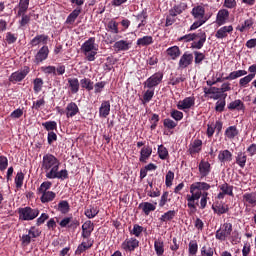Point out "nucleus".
Segmentation results:
<instances>
[{"label":"nucleus","mask_w":256,"mask_h":256,"mask_svg":"<svg viewBox=\"0 0 256 256\" xmlns=\"http://www.w3.org/2000/svg\"><path fill=\"white\" fill-rule=\"evenodd\" d=\"M53 185V183H51L50 181H46L43 182L40 187L38 188V192L41 193H45L47 191H49V189H51V186Z\"/></svg>","instance_id":"58"},{"label":"nucleus","mask_w":256,"mask_h":256,"mask_svg":"<svg viewBox=\"0 0 256 256\" xmlns=\"http://www.w3.org/2000/svg\"><path fill=\"white\" fill-rule=\"evenodd\" d=\"M163 125H164V127H166V129H175V127H177V122H175L169 118H166L163 121Z\"/></svg>","instance_id":"60"},{"label":"nucleus","mask_w":256,"mask_h":256,"mask_svg":"<svg viewBox=\"0 0 256 256\" xmlns=\"http://www.w3.org/2000/svg\"><path fill=\"white\" fill-rule=\"evenodd\" d=\"M33 89H34V93H41L42 89H43V79L41 78H36L33 81Z\"/></svg>","instance_id":"48"},{"label":"nucleus","mask_w":256,"mask_h":256,"mask_svg":"<svg viewBox=\"0 0 256 256\" xmlns=\"http://www.w3.org/2000/svg\"><path fill=\"white\" fill-rule=\"evenodd\" d=\"M131 233H132V235H135V237H139L141 235V233H143V227L135 224Z\"/></svg>","instance_id":"64"},{"label":"nucleus","mask_w":256,"mask_h":256,"mask_svg":"<svg viewBox=\"0 0 256 256\" xmlns=\"http://www.w3.org/2000/svg\"><path fill=\"white\" fill-rule=\"evenodd\" d=\"M228 109L241 111V109H243V102L241 100H235L228 105Z\"/></svg>","instance_id":"56"},{"label":"nucleus","mask_w":256,"mask_h":256,"mask_svg":"<svg viewBox=\"0 0 256 256\" xmlns=\"http://www.w3.org/2000/svg\"><path fill=\"white\" fill-rule=\"evenodd\" d=\"M153 95H155V89L148 88L143 95V100H142L143 105H145V103H149V101L153 99Z\"/></svg>","instance_id":"46"},{"label":"nucleus","mask_w":256,"mask_h":256,"mask_svg":"<svg viewBox=\"0 0 256 256\" xmlns=\"http://www.w3.org/2000/svg\"><path fill=\"white\" fill-rule=\"evenodd\" d=\"M205 41H207V34L205 32L196 34V39L192 42V49H202Z\"/></svg>","instance_id":"11"},{"label":"nucleus","mask_w":256,"mask_h":256,"mask_svg":"<svg viewBox=\"0 0 256 256\" xmlns=\"http://www.w3.org/2000/svg\"><path fill=\"white\" fill-rule=\"evenodd\" d=\"M233 160V154L229 150H221L218 154L220 163H229Z\"/></svg>","instance_id":"24"},{"label":"nucleus","mask_w":256,"mask_h":256,"mask_svg":"<svg viewBox=\"0 0 256 256\" xmlns=\"http://www.w3.org/2000/svg\"><path fill=\"white\" fill-rule=\"evenodd\" d=\"M80 85L83 89H87V91H93V82L88 78L80 80Z\"/></svg>","instance_id":"49"},{"label":"nucleus","mask_w":256,"mask_h":256,"mask_svg":"<svg viewBox=\"0 0 256 256\" xmlns=\"http://www.w3.org/2000/svg\"><path fill=\"white\" fill-rule=\"evenodd\" d=\"M211 185L206 182H195L190 185V194L186 196L187 207L193 211L197 210L200 199V209L207 207V201H209V191Z\"/></svg>","instance_id":"1"},{"label":"nucleus","mask_w":256,"mask_h":256,"mask_svg":"<svg viewBox=\"0 0 256 256\" xmlns=\"http://www.w3.org/2000/svg\"><path fill=\"white\" fill-rule=\"evenodd\" d=\"M93 247V242H90L89 240L83 241L77 248L76 254L81 255V253H84V251H87V249H91Z\"/></svg>","instance_id":"38"},{"label":"nucleus","mask_w":256,"mask_h":256,"mask_svg":"<svg viewBox=\"0 0 256 256\" xmlns=\"http://www.w3.org/2000/svg\"><path fill=\"white\" fill-rule=\"evenodd\" d=\"M17 17H21V19L19 20L20 27H25V25H29L31 21V16L25 13H22L20 16Z\"/></svg>","instance_id":"51"},{"label":"nucleus","mask_w":256,"mask_h":256,"mask_svg":"<svg viewBox=\"0 0 256 256\" xmlns=\"http://www.w3.org/2000/svg\"><path fill=\"white\" fill-rule=\"evenodd\" d=\"M175 215H177V211L175 210L167 211L160 217V221L161 223H167L169 221H173V219H175Z\"/></svg>","instance_id":"33"},{"label":"nucleus","mask_w":256,"mask_h":256,"mask_svg":"<svg viewBox=\"0 0 256 256\" xmlns=\"http://www.w3.org/2000/svg\"><path fill=\"white\" fill-rule=\"evenodd\" d=\"M40 195H41L40 197L41 203H50V201H53V199L57 197V194H55V192L53 191L42 192L40 193Z\"/></svg>","instance_id":"28"},{"label":"nucleus","mask_w":256,"mask_h":256,"mask_svg":"<svg viewBox=\"0 0 256 256\" xmlns=\"http://www.w3.org/2000/svg\"><path fill=\"white\" fill-rule=\"evenodd\" d=\"M18 215L20 221H33L39 217V209H33L31 207L19 208Z\"/></svg>","instance_id":"4"},{"label":"nucleus","mask_w":256,"mask_h":256,"mask_svg":"<svg viewBox=\"0 0 256 256\" xmlns=\"http://www.w3.org/2000/svg\"><path fill=\"white\" fill-rule=\"evenodd\" d=\"M187 9V4L186 3H180L176 6H174L172 9L169 10V13L172 17H177V15H181L183 11Z\"/></svg>","instance_id":"25"},{"label":"nucleus","mask_w":256,"mask_h":256,"mask_svg":"<svg viewBox=\"0 0 256 256\" xmlns=\"http://www.w3.org/2000/svg\"><path fill=\"white\" fill-rule=\"evenodd\" d=\"M114 49L116 51H129L131 49V43L125 40L115 42Z\"/></svg>","instance_id":"27"},{"label":"nucleus","mask_w":256,"mask_h":256,"mask_svg":"<svg viewBox=\"0 0 256 256\" xmlns=\"http://www.w3.org/2000/svg\"><path fill=\"white\" fill-rule=\"evenodd\" d=\"M108 29L110 32L117 35V33H119V23H117L116 21H110L108 23Z\"/></svg>","instance_id":"59"},{"label":"nucleus","mask_w":256,"mask_h":256,"mask_svg":"<svg viewBox=\"0 0 256 256\" xmlns=\"http://www.w3.org/2000/svg\"><path fill=\"white\" fill-rule=\"evenodd\" d=\"M253 79H255V74H248L247 76L241 78L239 80L240 87H247V85H249Z\"/></svg>","instance_id":"47"},{"label":"nucleus","mask_w":256,"mask_h":256,"mask_svg":"<svg viewBox=\"0 0 256 256\" xmlns=\"http://www.w3.org/2000/svg\"><path fill=\"white\" fill-rule=\"evenodd\" d=\"M242 201L244 205H249V207H256V193H245L242 196Z\"/></svg>","instance_id":"20"},{"label":"nucleus","mask_w":256,"mask_h":256,"mask_svg":"<svg viewBox=\"0 0 256 256\" xmlns=\"http://www.w3.org/2000/svg\"><path fill=\"white\" fill-rule=\"evenodd\" d=\"M25 179V174L23 172H18L15 177V185L19 189L23 187V180Z\"/></svg>","instance_id":"54"},{"label":"nucleus","mask_w":256,"mask_h":256,"mask_svg":"<svg viewBox=\"0 0 256 256\" xmlns=\"http://www.w3.org/2000/svg\"><path fill=\"white\" fill-rule=\"evenodd\" d=\"M191 63H193V54L185 52L179 60V69H187Z\"/></svg>","instance_id":"14"},{"label":"nucleus","mask_w":256,"mask_h":256,"mask_svg":"<svg viewBox=\"0 0 256 256\" xmlns=\"http://www.w3.org/2000/svg\"><path fill=\"white\" fill-rule=\"evenodd\" d=\"M68 83H69L71 93L75 94L79 92V79L70 78L68 79Z\"/></svg>","instance_id":"40"},{"label":"nucleus","mask_w":256,"mask_h":256,"mask_svg":"<svg viewBox=\"0 0 256 256\" xmlns=\"http://www.w3.org/2000/svg\"><path fill=\"white\" fill-rule=\"evenodd\" d=\"M49 57V47L43 46L35 55V63H43Z\"/></svg>","instance_id":"19"},{"label":"nucleus","mask_w":256,"mask_h":256,"mask_svg":"<svg viewBox=\"0 0 256 256\" xmlns=\"http://www.w3.org/2000/svg\"><path fill=\"white\" fill-rule=\"evenodd\" d=\"M166 53L170 59L175 61L178 57L181 55V49L178 48V46H172L166 50Z\"/></svg>","instance_id":"30"},{"label":"nucleus","mask_w":256,"mask_h":256,"mask_svg":"<svg viewBox=\"0 0 256 256\" xmlns=\"http://www.w3.org/2000/svg\"><path fill=\"white\" fill-rule=\"evenodd\" d=\"M163 81V73L158 72L150 76L145 82L144 87L147 89H154Z\"/></svg>","instance_id":"6"},{"label":"nucleus","mask_w":256,"mask_h":256,"mask_svg":"<svg viewBox=\"0 0 256 256\" xmlns=\"http://www.w3.org/2000/svg\"><path fill=\"white\" fill-rule=\"evenodd\" d=\"M213 210L217 213V215H223L229 211V206L227 204H218L213 207Z\"/></svg>","instance_id":"45"},{"label":"nucleus","mask_w":256,"mask_h":256,"mask_svg":"<svg viewBox=\"0 0 256 256\" xmlns=\"http://www.w3.org/2000/svg\"><path fill=\"white\" fill-rule=\"evenodd\" d=\"M58 211H60V213H63L64 215L66 213H69V202L65 200L60 201L58 204Z\"/></svg>","instance_id":"50"},{"label":"nucleus","mask_w":256,"mask_h":256,"mask_svg":"<svg viewBox=\"0 0 256 256\" xmlns=\"http://www.w3.org/2000/svg\"><path fill=\"white\" fill-rule=\"evenodd\" d=\"M154 249L157 256H163L165 253V243L161 239H157L154 242Z\"/></svg>","instance_id":"31"},{"label":"nucleus","mask_w":256,"mask_h":256,"mask_svg":"<svg viewBox=\"0 0 256 256\" xmlns=\"http://www.w3.org/2000/svg\"><path fill=\"white\" fill-rule=\"evenodd\" d=\"M110 113H111V102L107 100L102 101L99 108V117L106 119V117H109Z\"/></svg>","instance_id":"18"},{"label":"nucleus","mask_w":256,"mask_h":256,"mask_svg":"<svg viewBox=\"0 0 256 256\" xmlns=\"http://www.w3.org/2000/svg\"><path fill=\"white\" fill-rule=\"evenodd\" d=\"M158 156L162 160H165L167 159V157H169V151L167 150V148H165V146L163 145L158 146Z\"/></svg>","instance_id":"52"},{"label":"nucleus","mask_w":256,"mask_h":256,"mask_svg":"<svg viewBox=\"0 0 256 256\" xmlns=\"http://www.w3.org/2000/svg\"><path fill=\"white\" fill-rule=\"evenodd\" d=\"M98 214H99V209L93 206H90L84 212V215H86L88 219H94V217H97Z\"/></svg>","instance_id":"42"},{"label":"nucleus","mask_w":256,"mask_h":256,"mask_svg":"<svg viewBox=\"0 0 256 256\" xmlns=\"http://www.w3.org/2000/svg\"><path fill=\"white\" fill-rule=\"evenodd\" d=\"M61 161L57 159L53 154H45L42 158L41 170L44 171L46 179H60L65 181L69 178V172L67 169H62Z\"/></svg>","instance_id":"2"},{"label":"nucleus","mask_w":256,"mask_h":256,"mask_svg":"<svg viewBox=\"0 0 256 256\" xmlns=\"http://www.w3.org/2000/svg\"><path fill=\"white\" fill-rule=\"evenodd\" d=\"M226 139H233L239 135V130H237V126H229L224 133Z\"/></svg>","instance_id":"36"},{"label":"nucleus","mask_w":256,"mask_h":256,"mask_svg":"<svg viewBox=\"0 0 256 256\" xmlns=\"http://www.w3.org/2000/svg\"><path fill=\"white\" fill-rule=\"evenodd\" d=\"M136 21L138 23H145V21H147V11L146 10H143L141 13H139L137 16H136Z\"/></svg>","instance_id":"62"},{"label":"nucleus","mask_w":256,"mask_h":256,"mask_svg":"<svg viewBox=\"0 0 256 256\" xmlns=\"http://www.w3.org/2000/svg\"><path fill=\"white\" fill-rule=\"evenodd\" d=\"M139 209H141L145 215H149V213L157 209V202H142L139 204Z\"/></svg>","instance_id":"21"},{"label":"nucleus","mask_w":256,"mask_h":256,"mask_svg":"<svg viewBox=\"0 0 256 256\" xmlns=\"http://www.w3.org/2000/svg\"><path fill=\"white\" fill-rule=\"evenodd\" d=\"M153 37L152 36H144L137 40V45L141 47H147V45H152Z\"/></svg>","instance_id":"41"},{"label":"nucleus","mask_w":256,"mask_h":256,"mask_svg":"<svg viewBox=\"0 0 256 256\" xmlns=\"http://www.w3.org/2000/svg\"><path fill=\"white\" fill-rule=\"evenodd\" d=\"M200 255H204V256L215 255V247L211 246V244L209 243L205 244L200 250Z\"/></svg>","instance_id":"35"},{"label":"nucleus","mask_w":256,"mask_h":256,"mask_svg":"<svg viewBox=\"0 0 256 256\" xmlns=\"http://www.w3.org/2000/svg\"><path fill=\"white\" fill-rule=\"evenodd\" d=\"M201 149H203V141L195 139L190 143L188 153L192 156L197 155V153H201Z\"/></svg>","instance_id":"12"},{"label":"nucleus","mask_w":256,"mask_h":256,"mask_svg":"<svg viewBox=\"0 0 256 256\" xmlns=\"http://www.w3.org/2000/svg\"><path fill=\"white\" fill-rule=\"evenodd\" d=\"M175 179V173L173 171H168L166 174V187H171L173 185V180Z\"/></svg>","instance_id":"61"},{"label":"nucleus","mask_w":256,"mask_h":256,"mask_svg":"<svg viewBox=\"0 0 256 256\" xmlns=\"http://www.w3.org/2000/svg\"><path fill=\"white\" fill-rule=\"evenodd\" d=\"M198 169H199V175L201 179H203V177H207V175L211 173V164L205 160H201L198 165Z\"/></svg>","instance_id":"16"},{"label":"nucleus","mask_w":256,"mask_h":256,"mask_svg":"<svg viewBox=\"0 0 256 256\" xmlns=\"http://www.w3.org/2000/svg\"><path fill=\"white\" fill-rule=\"evenodd\" d=\"M49 40V36L47 35H37L31 40L32 47H37V45H47V41Z\"/></svg>","instance_id":"29"},{"label":"nucleus","mask_w":256,"mask_h":256,"mask_svg":"<svg viewBox=\"0 0 256 256\" xmlns=\"http://www.w3.org/2000/svg\"><path fill=\"white\" fill-rule=\"evenodd\" d=\"M192 16L196 20L207 22V17L205 16V7L198 5L192 9Z\"/></svg>","instance_id":"13"},{"label":"nucleus","mask_w":256,"mask_h":256,"mask_svg":"<svg viewBox=\"0 0 256 256\" xmlns=\"http://www.w3.org/2000/svg\"><path fill=\"white\" fill-rule=\"evenodd\" d=\"M195 105V97H186L177 103V109L180 111H187Z\"/></svg>","instance_id":"9"},{"label":"nucleus","mask_w":256,"mask_h":256,"mask_svg":"<svg viewBox=\"0 0 256 256\" xmlns=\"http://www.w3.org/2000/svg\"><path fill=\"white\" fill-rule=\"evenodd\" d=\"M227 19H229V11L226 9L219 10L216 16L217 25H225Z\"/></svg>","instance_id":"23"},{"label":"nucleus","mask_w":256,"mask_h":256,"mask_svg":"<svg viewBox=\"0 0 256 256\" xmlns=\"http://www.w3.org/2000/svg\"><path fill=\"white\" fill-rule=\"evenodd\" d=\"M151 153H153V148L144 146L140 151V161L145 163V161L151 157Z\"/></svg>","instance_id":"26"},{"label":"nucleus","mask_w":256,"mask_h":256,"mask_svg":"<svg viewBox=\"0 0 256 256\" xmlns=\"http://www.w3.org/2000/svg\"><path fill=\"white\" fill-rule=\"evenodd\" d=\"M231 233H233V224L226 222L216 231L215 238L218 241H227L231 237Z\"/></svg>","instance_id":"5"},{"label":"nucleus","mask_w":256,"mask_h":256,"mask_svg":"<svg viewBox=\"0 0 256 256\" xmlns=\"http://www.w3.org/2000/svg\"><path fill=\"white\" fill-rule=\"evenodd\" d=\"M229 35H233V26H222L216 31L215 37L216 39H227Z\"/></svg>","instance_id":"8"},{"label":"nucleus","mask_w":256,"mask_h":256,"mask_svg":"<svg viewBox=\"0 0 256 256\" xmlns=\"http://www.w3.org/2000/svg\"><path fill=\"white\" fill-rule=\"evenodd\" d=\"M41 71L46 75H57V68L55 66H43Z\"/></svg>","instance_id":"55"},{"label":"nucleus","mask_w":256,"mask_h":256,"mask_svg":"<svg viewBox=\"0 0 256 256\" xmlns=\"http://www.w3.org/2000/svg\"><path fill=\"white\" fill-rule=\"evenodd\" d=\"M171 117L172 119H174L175 121H181V119H183V112L178 111V110H173L171 112Z\"/></svg>","instance_id":"63"},{"label":"nucleus","mask_w":256,"mask_h":256,"mask_svg":"<svg viewBox=\"0 0 256 256\" xmlns=\"http://www.w3.org/2000/svg\"><path fill=\"white\" fill-rule=\"evenodd\" d=\"M245 75H247V71L237 70V71L231 72L227 77H224V79H226L228 81H233V80L239 79V77H243Z\"/></svg>","instance_id":"37"},{"label":"nucleus","mask_w":256,"mask_h":256,"mask_svg":"<svg viewBox=\"0 0 256 256\" xmlns=\"http://www.w3.org/2000/svg\"><path fill=\"white\" fill-rule=\"evenodd\" d=\"M236 163L243 169L245 167V164L247 163V155L243 152H239L236 156Z\"/></svg>","instance_id":"43"},{"label":"nucleus","mask_w":256,"mask_h":256,"mask_svg":"<svg viewBox=\"0 0 256 256\" xmlns=\"http://www.w3.org/2000/svg\"><path fill=\"white\" fill-rule=\"evenodd\" d=\"M80 49L85 59L91 62L95 61L97 51H99V46L95 43V38L91 37L82 44Z\"/></svg>","instance_id":"3"},{"label":"nucleus","mask_w":256,"mask_h":256,"mask_svg":"<svg viewBox=\"0 0 256 256\" xmlns=\"http://www.w3.org/2000/svg\"><path fill=\"white\" fill-rule=\"evenodd\" d=\"M42 126L44 127V129H46V131H55V129H57V122L47 121L42 123Z\"/></svg>","instance_id":"57"},{"label":"nucleus","mask_w":256,"mask_h":256,"mask_svg":"<svg viewBox=\"0 0 256 256\" xmlns=\"http://www.w3.org/2000/svg\"><path fill=\"white\" fill-rule=\"evenodd\" d=\"M40 235L41 231H39V229H37L36 227H31L28 231V234H24L22 236V244L29 245V243H31L33 239H37V237H39Z\"/></svg>","instance_id":"7"},{"label":"nucleus","mask_w":256,"mask_h":256,"mask_svg":"<svg viewBox=\"0 0 256 256\" xmlns=\"http://www.w3.org/2000/svg\"><path fill=\"white\" fill-rule=\"evenodd\" d=\"M29 9V0H20L16 17H21Z\"/></svg>","instance_id":"32"},{"label":"nucleus","mask_w":256,"mask_h":256,"mask_svg":"<svg viewBox=\"0 0 256 256\" xmlns=\"http://www.w3.org/2000/svg\"><path fill=\"white\" fill-rule=\"evenodd\" d=\"M95 229V225L90 220L86 221L82 225V237L84 239H89L91 237V233H93V230Z\"/></svg>","instance_id":"17"},{"label":"nucleus","mask_w":256,"mask_h":256,"mask_svg":"<svg viewBox=\"0 0 256 256\" xmlns=\"http://www.w3.org/2000/svg\"><path fill=\"white\" fill-rule=\"evenodd\" d=\"M80 14H81L80 8L75 9L73 12H71L66 19V22H65L66 25H73Z\"/></svg>","instance_id":"34"},{"label":"nucleus","mask_w":256,"mask_h":256,"mask_svg":"<svg viewBox=\"0 0 256 256\" xmlns=\"http://www.w3.org/2000/svg\"><path fill=\"white\" fill-rule=\"evenodd\" d=\"M79 113V106L75 102H70L65 109L66 117L69 119L70 117H75Z\"/></svg>","instance_id":"22"},{"label":"nucleus","mask_w":256,"mask_h":256,"mask_svg":"<svg viewBox=\"0 0 256 256\" xmlns=\"http://www.w3.org/2000/svg\"><path fill=\"white\" fill-rule=\"evenodd\" d=\"M253 27V19H247L242 23L241 25L237 26V31H240V33H243V31H249V29Z\"/></svg>","instance_id":"39"},{"label":"nucleus","mask_w":256,"mask_h":256,"mask_svg":"<svg viewBox=\"0 0 256 256\" xmlns=\"http://www.w3.org/2000/svg\"><path fill=\"white\" fill-rule=\"evenodd\" d=\"M138 247H139V240L135 238L126 239L122 243V249H124V251H135V249H137Z\"/></svg>","instance_id":"15"},{"label":"nucleus","mask_w":256,"mask_h":256,"mask_svg":"<svg viewBox=\"0 0 256 256\" xmlns=\"http://www.w3.org/2000/svg\"><path fill=\"white\" fill-rule=\"evenodd\" d=\"M197 251H199V245L196 240H191L188 244V253L189 255H197Z\"/></svg>","instance_id":"44"},{"label":"nucleus","mask_w":256,"mask_h":256,"mask_svg":"<svg viewBox=\"0 0 256 256\" xmlns=\"http://www.w3.org/2000/svg\"><path fill=\"white\" fill-rule=\"evenodd\" d=\"M220 191H222L226 195H230V197L233 196V186H230L227 183L220 185Z\"/></svg>","instance_id":"53"},{"label":"nucleus","mask_w":256,"mask_h":256,"mask_svg":"<svg viewBox=\"0 0 256 256\" xmlns=\"http://www.w3.org/2000/svg\"><path fill=\"white\" fill-rule=\"evenodd\" d=\"M28 74H29V68L16 71L11 74L9 81H11V83H17L19 81H23V79H25V77H27Z\"/></svg>","instance_id":"10"}]
</instances>
